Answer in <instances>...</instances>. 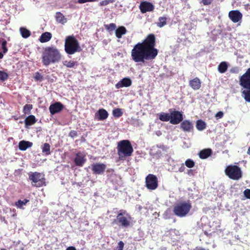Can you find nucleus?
<instances>
[{
  "label": "nucleus",
  "mask_w": 250,
  "mask_h": 250,
  "mask_svg": "<svg viewBox=\"0 0 250 250\" xmlns=\"http://www.w3.org/2000/svg\"><path fill=\"white\" fill-rule=\"evenodd\" d=\"M156 37L154 34H148L142 42L136 44L131 52L132 60L135 62L144 63L155 59L158 50L155 47Z\"/></svg>",
  "instance_id": "obj_1"
},
{
  "label": "nucleus",
  "mask_w": 250,
  "mask_h": 250,
  "mask_svg": "<svg viewBox=\"0 0 250 250\" xmlns=\"http://www.w3.org/2000/svg\"><path fill=\"white\" fill-rule=\"evenodd\" d=\"M61 54L54 46L46 47L42 54V62L44 65L48 66L51 63L59 62L61 60Z\"/></svg>",
  "instance_id": "obj_2"
},
{
  "label": "nucleus",
  "mask_w": 250,
  "mask_h": 250,
  "mask_svg": "<svg viewBox=\"0 0 250 250\" xmlns=\"http://www.w3.org/2000/svg\"><path fill=\"white\" fill-rule=\"evenodd\" d=\"M117 149L119 159L122 161H124L126 157L131 156L133 152L132 145L128 140H124L119 142Z\"/></svg>",
  "instance_id": "obj_3"
},
{
  "label": "nucleus",
  "mask_w": 250,
  "mask_h": 250,
  "mask_svg": "<svg viewBox=\"0 0 250 250\" xmlns=\"http://www.w3.org/2000/svg\"><path fill=\"white\" fill-rule=\"evenodd\" d=\"M239 84L245 89L242 92L243 98L246 102L250 103V68L240 77Z\"/></svg>",
  "instance_id": "obj_4"
},
{
  "label": "nucleus",
  "mask_w": 250,
  "mask_h": 250,
  "mask_svg": "<svg viewBox=\"0 0 250 250\" xmlns=\"http://www.w3.org/2000/svg\"><path fill=\"white\" fill-rule=\"evenodd\" d=\"M64 50L68 55H73L82 50L79 42L73 35L67 36L64 42Z\"/></svg>",
  "instance_id": "obj_5"
},
{
  "label": "nucleus",
  "mask_w": 250,
  "mask_h": 250,
  "mask_svg": "<svg viewBox=\"0 0 250 250\" xmlns=\"http://www.w3.org/2000/svg\"><path fill=\"white\" fill-rule=\"evenodd\" d=\"M131 216L125 210L121 209L114 219L112 224H117L123 228H127L130 225Z\"/></svg>",
  "instance_id": "obj_6"
},
{
  "label": "nucleus",
  "mask_w": 250,
  "mask_h": 250,
  "mask_svg": "<svg viewBox=\"0 0 250 250\" xmlns=\"http://www.w3.org/2000/svg\"><path fill=\"white\" fill-rule=\"evenodd\" d=\"M191 208V205L189 201H183L174 206L173 211L176 216L183 217L189 212Z\"/></svg>",
  "instance_id": "obj_7"
},
{
  "label": "nucleus",
  "mask_w": 250,
  "mask_h": 250,
  "mask_svg": "<svg viewBox=\"0 0 250 250\" xmlns=\"http://www.w3.org/2000/svg\"><path fill=\"white\" fill-rule=\"evenodd\" d=\"M225 174L230 179L238 180L242 177L241 168L236 165H229L225 169Z\"/></svg>",
  "instance_id": "obj_8"
},
{
  "label": "nucleus",
  "mask_w": 250,
  "mask_h": 250,
  "mask_svg": "<svg viewBox=\"0 0 250 250\" xmlns=\"http://www.w3.org/2000/svg\"><path fill=\"white\" fill-rule=\"evenodd\" d=\"M29 179L32 181V186L41 187L45 186V179L44 175L38 172H32L29 174Z\"/></svg>",
  "instance_id": "obj_9"
},
{
  "label": "nucleus",
  "mask_w": 250,
  "mask_h": 250,
  "mask_svg": "<svg viewBox=\"0 0 250 250\" xmlns=\"http://www.w3.org/2000/svg\"><path fill=\"white\" fill-rule=\"evenodd\" d=\"M146 188L151 190L156 189L158 187V181L157 176L152 174H149L145 179Z\"/></svg>",
  "instance_id": "obj_10"
},
{
  "label": "nucleus",
  "mask_w": 250,
  "mask_h": 250,
  "mask_svg": "<svg viewBox=\"0 0 250 250\" xmlns=\"http://www.w3.org/2000/svg\"><path fill=\"white\" fill-rule=\"evenodd\" d=\"M170 123L172 125H177L183 120V115L182 112L174 110L170 111Z\"/></svg>",
  "instance_id": "obj_11"
},
{
  "label": "nucleus",
  "mask_w": 250,
  "mask_h": 250,
  "mask_svg": "<svg viewBox=\"0 0 250 250\" xmlns=\"http://www.w3.org/2000/svg\"><path fill=\"white\" fill-rule=\"evenodd\" d=\"M139 9L141 12L143 14L146 13L147 12L153 11L154 9V5L148 1H144L140 3Z\"/></svg>",
  "instance_id": "obj_12"
},
{
  "label": "nucleus",
  "mask_w": 250,
  "mask_h": 250,
  "mask_svg": "<svg viewBox=\"0 0 250 250\" xmlns=\"http://www.w3.org/2000/svg\"><path fill=\"white\" fill-rule=\"evenodd\" d=\"M180 127L185 132H191L194 129L192 123L188 120L182 121L181 122Z\"/></svg>",
  "instance_id": "obj_13"
},
{
  "label": "nucleus",
  "mask_w": 250,
  "mask_h": 250,
  "mask_svg": "<svg viewBox=\"0 0 250 250\" xmlns=\"http://www.w3.org/2000/svg\"><path fill=\"white\" fill-rule=\"evenodd\" d=\"M106 167V165L103 163H95L91 165V170L93 173L96 174L103 173Z\"/></svg>",
  "instance_id": "obj_14"
},
{
  "label": "nucleus",
  "mask_w": 250,
  "mask_h": 250,
  "mask_svg": "<svg viewBox=\"0 0 250 250\" xmlns=\"http://www.w3.org/2000/svg\"><path fill=\"white\" fill-rule=\"evenodd\" d=\"M86 161V155L81 152L76 154V157L74 159L75 165L78 167H83Z\"/></svg>",
  "instance_id": "obj_15"
},
{
  "label": "nucleus",
  "mask_w": 250,
  "mask_h": 250,
  "mask_svg": "<svg viewBox=\"0 0 250 250\" xmlns=\"http://www.w3.org/2000/svg\"><path fill=\"white\" fill-rule=\"evenodd\" d=\"M64 108V105L61 102H56L51 104L49 107V111L51 115L61 112Z\"/></svg>",
  "instance_id": "obj_16"
},
{
  "label": "nucleus",
  "mask_w": 250,
  "mask_h": 250,
  "mask_svg": "<svg viewBox=\"0 0 250 250\" xmlns=\"http://www.w3.org/2000/svg\"><path fill=\"white\" fill-rule=\"evenodd\" d=\"M229 17L234 23L240 21L242 18V14L238 10H232L229 13Z\"/></svg>",
  "instance_id": "obj_17"
},
{
  "label": "nucleus",
  "mask_w": 250,
  "mask_h": 250,
  "mask_svg": "<svg viewBox=\"0 0 250 250\" xmlns=\"http://www.w3.org/2000/svg\"><path fill=\"white\" fill-rule=\"evenodd\" d=\"M131 84L132 81L129 78H124L115 84V87L119 89L123 87H129Z\"/></svg>",
  "instance_id": "obj_18"
},
{
  "label": "nucleus",
  "mask_w": 250,
  "mask_h": 250,
  "mask_svg": "<svg viewBox=\"0 0 250 250\" xmlns=\"http://www.w3.org/2000/svg\"><path fill=\"white\" fill-rule=\"evenodd\" d=\"M189 84L193 90H196L200 88L201 86V82L198 78L196 77L189 81Z\"/></svg>",
  "instance_id": "obj_19"
},
{
  "label": "nucleus",
  "mask_w": 250,
  "mask_h": 250,
  "mask_svg": "<svg viewBox=\"0 0 250 250\" xmlns=\"http://www.w3.org/2000/svg\"><path fill=\"white\" fill-rule=\"evenodd\" d=\"M212 153V151L210 148H205L201 150L198 155L200 158L205 159L210 156Z\"/></svg>",
  "instance_id": "obj_20"
},
{
  "label": "nucleus",
  "mask_w": 250,
  "mask_h": 250,
  "mask_svg": "<svg viewBox=\"0 0 250 250\" xmlns=\"http://www.w3.org/2000/svg\"><path fill=\"white\" fill-rule=\"evenodd\" d=\"M33 143L32 142L26 141H21L19 143V148L20 150L24 151L28 148L32 146Z\"/></svg>",
  "instance_id": "obj_21"
},
{
  "label": "nucleus",
  "mask_w": 250,
  "mask_h": 250,
  "mask_svg": "<svg viewBox=\"0 0 250 250\" xmlns=\"http://www.w3.org/2000/svg\"><path fill=\"white\" fill-rule=\"evenodd\" d=\"M51 38V33L48 32H46L41 35L40 37L39 41L41 42L44 43L48 42Z\"/></svg>",
  "instance_id": "obj_22"
},
{
  "label": "nucleus",
  "mask_w": 250,
  "mask_h": 250,
  "mask_svg": "<svg viewBox=\"0 0 250 250\" xmlns=\"http://www.w3.org/2000/svg\"><path fill=\"white\" fill-rule=\"evenodd\" d=\"M126 32L127 30L125 27L119 26L115 31V35L117 38L120 39L123 35L126 34Z\"/></svg>",
  "instance_id": "obj_23"
},
{
  "label": "nucleus",
  "mask_w": 250,
  "mask_h": 250,
  "mask_svg": "<svg viewBox=\"0 0 250 250\" xmlns=\"http://www.w3.org/2000/svg\"><path fill=\"white\" fill-rule=\"evenodd\" d=\"M98 113L99 115L98 119V120L99 121H103L106 119L108 116V113L107 111L105 109L103 108L100 109L98 111Z\"/></svg>",
  "instance_id": "obj_24"
},
{
  "label": "nucleus",
  "mask_w": 250,
  "mask_h": 250,
  "mask_svg": "<svg viewBox=\"0 0 250 250\" xmlns=\"http://www.w3.org/2000/svg\"><path fill=\"white\" fill-rule=\"evenodd\" d=\"M37 120L34 115L28 116L25 120L24 123L26 127L30 126L36 123Z\"/></svg>",
  "instance_id": "obj_25"
},
{
  "label": "nucleus",
  "mask_w": 250,
  "mask_h": 250,
  "mask_svg": "<svg viewBox=\"0 0 250 250\" xmlns=\"http://www.w3.org/2000/svg\"><path fill=\"white\" fill-rule=\"evenodd\" d=\"M55 18L57 21L62 24H64L67 21L66 19L63 14L60 12H57L56 13Z\"/></svg>",
  "instance_id": "obj_26"
},
{
  "label": "nucleus",
  "mask_w": 250,
  "mask_h": 250,
  "mask_svg": "<svg viewBox=\"0 0 250 250\" xmlns=\"http://www.w3.org/2000/svg\"><path fill=\"white\" fill-rule=\"evenodd\" d=\"M228 68V65L226 62H221L218 66V70L221 73H225Z\"/></svg>",
  "instance_id": "obj_27"
},
{
  "label": "nucleus",
  "mask_w": 250,
  "mask_h": 250,
  "mask_svg": "<svg viewBox=\"0 0 250 250\" xmlns=\"http://www.w3.org/2000/svg\"><path fill=\"white\" fill-rule=\"evenodd\" d=\"M20 31L22 37L23 38H27L31 35L30 31L25 27H21Z\"/></svg>",
  "instance_id": "obj_28"
},
{
  "label": "nucleus",
  "mask_w": 250,
  "mask_h": 250,
  "mask_svg": "<svg viewBox=\"0 0 250 250\" xmlns=\"http://www.w3.org/2000/svg\"><path fill=\"white\" fill-rule=\"evenodd\" d=\"M159 119L161 121L167 122L170 121V114L161 112L159 115Z\"/></svg>",
  "instance_id": "obj_29"
},
{
  "label": "nucleus",
  "mask_w": 250,
  "mask_h": 250,
  "mask_svg": "<svg viewBox=\"0 0 250 250\" xmlns=\"http://www.w3.org/2000/svg\"><path fill=\"white\" fill-rule=\"evenodd\" d=\"M167 19L165 17H160L158 19V21L156 23L157 26L162 28L167 24Z\"/></svg>",
  "instance_id": "obj_30"
},
{
  "label": "nucleus",
  "mask_w": 250,
  "mask_h": 250,
  "mask_svg": "<svg viewBox=\"0 0 250 250\" xmlns=\"http://www.w3.org/2000/svg\"><path fill=\"white\" fill-rule=\"evenodd\" d=\"M206 127V123L201 120H199L196 122V128L199 131H202L205 129Z\"/></svg>",
  "instance_id": "obj_31"
},
{
  "label": "nucleus",
  "mask_w": 250,
  "mask_h": 250,
  "mask_svg": "<svg viewBox=\"0 0 250 250\" xmlns=\"http://www.w3.org/2000/svg\"><path fill=\"white\" fill-rule=\"evenodd\" d=\"M42 152L46 155H49L51 154L50 145L48 143H44L42 147Z\"/></svg>",
  "instance_id": "obj_32"
},
{
  "label": "nucleus",
  "mask_w": 250,
  "mask_h": 250,
  "mask_svg": "<svg viewBox=\"0 0 250 250\" xmlns=\"http://www.w3.org/2000/svg\"><path fill=\"white\" fill-rule=\"evenodd\" d=\"M62 64L68 68H73L75 65H77V62L72 60L69 61H64L62 62Z\"/></svg>",
  "instance_id": "obj_33"
},
{
  "label": "nucleus",
  "mask_w": 250,
  "mask_h": 250,
  "mask_svg": "<svg viewBox=\"0 0 250 250\" xmlns=\"http://www.w3.org/2000/svg\"><path fill=\"white\" fill-rule=\"evenodd\" d=\"M29 200L24 199L23 200H19L15 203L16 206L19 208H22V206L25 205L28 202Z\"/></svg>",
  "instance_id": "obj_34"
},
{
  "label": "nucleus",
  "mask_w": 250,
  "mask_h": 250,
  "mask_svg": "<svg viewBox=\"0 0 250 250\" xmlns=\"http://www.w3.org/2000/svg\"><path fill=\"white\" fill-rule=\"evenodd\" d=\"M33 106L32 104H26L23 107V112L25 114H29Z\"/></svg>",
  "instance_id": "obj_35"
},
{
  "label": "nucleus",
  "mask_w": 250,
  "mask_h": 250,
  "mask_svg": "<svg viewBox=\"0 0 250 250\" xmlns=\"http://www.w3.org/2000/svg\"><path fill=\"white\" fill-rule=\"evenodd\" d=\"M113 115L115 117L119 118L122 116L123 112L120 108H116L113 110Z\"/></svg>",
  "instance_id": "obj_36"
},
{
  "label": "nucleus",
  "mask_w": 250,
  "mask_h": 250,
  "mask_svg": "<svg viewBox=\"0 0 250 250\" xmlns=\"http://www.w3.org/2000/svg\"><path fill=\"white\" fill-rule=\"evenodd\" d=\"M8 78V75L7 73L0 70V81H5Z\"/></svg>",
  "instance_id": "obj_37"
},
{
  "label": "nucleus",
  "mask_w": 250,
  "mask_h": 250,
  "mask_svg": "<svg viewBox=\"0 0 250 250\" xmlns=\"http://www.w3.org/2000/svg\"><path fill=\"white\" fill-rule=\"evenodd\" d=\"M186 166L188 168H192L195 166V162L190 159H188L185 161Z\"/></svg>",
  "instance_id": "obj_38"
},
{
  "label": "nucleus",
  "mask_w": 250,
  "mask_h": 250,
  "mask_svg": "<svg viewBox=\"0 0 250 250\" xmlns=\"http://www.w3.org/2000/svg\"><path fill=\"white\" fill-rule=\"evenodd\" d=\"M116 0H104L101 1L99 2V5L101 6H106L110 3H112L114 2Z\"/></svg>",
  "instance_id": "obj_39"
},
{
  "label": "nucleus",
  "mask_w": 250,
  "mask_h": 250,
  "mask_svg": "<svg viewBox=\"0 0 250 250\" xmlns=\"http://www.w3.org/2000/svg\"><path fill=\"white\" fill-rule=\"evenodd\" d=\"M105 28L108 31H112L116 29V25L115 23H111L109 24L105 25Z\"/></svg>",
  "instance_id": "obj_40"
},
{
  "label": "nucleus",
  "mask_w": 250,
  "mask_h": 250,
  "mask_svg": "<svg viewBox=\"0 0 250 250\" xmlns=\"http://www.w3.org/2000/svg\"><path fill=\"white\" fill-rule=\"evenodd\" d=\"M34 78L36 81H42L43 80L42 75L38 72L35 73Z\"/></svg>",
  "instance_id": "obj_41"
},
{
  "label": "nucleus",
  "mask_w": 250,
  "mask_h": 250,
  "mask_svg": "<svg viewBox=\"0 0 250 250\" xmlns=\"http://www.w3.org/2000/svg\"><path fill=\"white\" fill-rule=\"evenodd\" d=\"M7 43V42L5 40H3L1 43V48L4 54H5L8 51V49L6 47Z\"/></svg>",
  "instance_id": "obj_42"
},
{
  "label": "nucleus",
  "mask_w": 250,
  "mask_h": 250,
  "mask_svg": "<svg viewBox=\"0 0 250 250\" xmlns=\"http://www.w3.org/2000/svg\"><path fill=\"white\" fill-rule=\"evenodd\" d=\"M245 196L247 198L250 199V189H246L244 191Z\"/></svg>",
  "instance_id": "obj_43"
},
{
  "label": "nucleus",
  "mask_w": 250,
  "mask_h": 250,
  "mask_svg": "<svg viewBox=\"0 0 250 250\" xmlns=\"http://www.w3.org/2000/svg\"><path fill=\"white\" fill-rule=\"evenodd\" d=\"M224 115V113L222 111H219L215 114V118L217 119H221Z\"/></svg>",
  "instance_id": "obj_44"
},
{
  "label": "nucleus",
  "mask_w": 250,
  "mask_h": 250,
  "mask_svg": "<svg viewBox=\"0 0 250 250\" xmlns=\"http://www.w3.org/2000/svg\"><path fill=\"white\" fill-rule=\"evenodd\" d=\"M78 135V133L75 130H71L69 133V136L71 138H74Z\"/></svg>",
  "instance_id": "obj_45"
},
{
  "label": "nucleus",
  "mask_w": 250,
  "mask_h": 250,
  "mask_svg": "<svg viewBox=\"0 0 250 250\" xmlns=\"http://www.w3.org/2000/svg\"><path fill=\"white\" fill-rule=\"evenodd\" d=\"M212 1H213V0H202L201 2L204 5H207L210 4Z\"/></svg>",
  "instance_id": "obj_46"
},
{
  "label": "nucleus",
  "mask_w": 250,
  "mask_h": 250,
  "mask_svg": "<svg viewBox=\"0 0 250 250\" xmlns=\"http://www.w3.org/2000/svg\"><path fill=\"white\" fill-rule=\"evenodd\" d=\"M118 250H123V248L124 247V243H123V241H120L118 244Z\"/></svg>",
  "instance_id": "obj_47"
},
{
  "label": "nucleus",
  "mask_w": 250,
  "mask_h": 250,
  "mask_svg": "<svg viewBox=\"0 0 250 250\" xmlns=\"http://www.w3.org/2000/svg\"><path fill=\"white\" fill-rule=\"evenodd\" d=\"M239 71V69L238 67H234L230 70V72L233 73H238Z\"/></svg>",
  "instance_id": "obj_48"
},
{
  "label": "nucleus",
  "mask_w": 250,
  "mask_h": 250,
  "mask_svg": "<svg viewBox=\"0 0 250 250\" xmlns=\"http://www.w3.org/2000/svg\"><path fill=\"white\" fill-rule=\"evenodd\" d=\"M66 250H77L74 247L70 246V247H68V248H67Z\"/></svg>",
  "instance_id": "obj_49"
},
{
  "label": "nucleus",
  "mask_w": 250,
  "mask_h": 250,
  "mask_svg": "<svg viewBox=\"0 0 250 250\" xmlns=\"http://www.w3.org/2000/svg\"><path fill=\"white\" fill-rule=\"evenodd\" d=\"M78 2L79 3L82 4L87 2V1L86 0H78Z\"/></svg>",
  "instance_id": "obj_50"
},
{
  "label": "nucleus",
  "mask_w": 250,
  "mask_h": 250,
  "mask_svg": "<svg viewBox=\"0 0 250 250\" xmlns=\"http://www.w3.org/2000/svg\"><path fill=\"white\" fill-rule=\"evenodd\" d=\"M188 174L189 175H193V170L192 169H189L188 170Z\"/></svg>",
  "instance_id": "obj_51"
},
{
  "label": "nucleus",
  "mask_w": 250,
  "mask_h": 250,
  "mask_svg": "<svg viewBox=\"0 0 250 250\" xmlns=\"http://www.w3.org/2000/svg\"><path fill=\"white\" fill-rule=\"evenodd\" d=\"M184 169H185V167H184V166L183 165V166H182V167L179 168V171H180V172H183V171H184Z\"/></svg>",
  "instance_id": "obj_52"
},
{
  "label": "nucleus",
  "mask_w": 250,
  "mask_h": 250,
  "mask_svg": "<svg viewBox=\"0 0 250 250\" xmlns=\"http://www.w3.org/2000/svg\"><path fill=\"white\" fill-rule=\"evenodd\" d=\"M97 0H86L87 1V2H94V1H97Z\"/></svg>",
  "instance_id": "obj_53"
},
{
  "label": "nucleus",
  "mask_w": 250,
  "mask_h": 250,
  "mask_svg": "<svg viewBox=\"0 0 250 250\" xmlns=\"http://www.w3.org/2000/svg\"><path fill=\"white\" fill-rule=\"evenodd\" d=\"M3 57V55L1 52H0V59H1Z\"/></svg>",
  "instance_id": "obj_54"
},
{
  "label": "nucleus",
  "mask_w": 250,
  "mask_h": 250,
  "mask_svg": "<svg viewBox=\"0 0 250 250\" xmlns=\"http://www.w3.org/2000/svg\"><path fill=\"white\" fill-rule=\"evenodd\" d=\"M247 153L250 155V146L248 148Z\"/></svg>",
  "instance_id": "obj_55"
},
{
  "label": "nucleus",
  "mask_w": 250,
  "mask_h": 250,
  "mask_svg": "<svg viewBox=\"0 0 250 250\" xmlns=\"http://www.w3.org/2000/svg\"><path fill=\"white\" fill-rule=\"evenodd\" d=\"M0 250H6V249H1Z\"/></svg>",
  "instance_id": "obj_56"
}]
</instances>
